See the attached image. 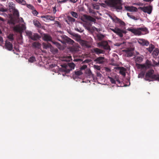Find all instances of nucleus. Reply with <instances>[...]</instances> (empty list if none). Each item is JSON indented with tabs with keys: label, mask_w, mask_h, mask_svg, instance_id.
<instances>
[{
	"label": "nucleus",
	"mask_w": 159,
	"mask_h": 159,
	"mask_svg": "<svg viewBox=\"0 0 159 159\" xmlns=\"http://www.w3.org/2000/svg\"><path fill=\"white\" fill-rule=\"evenodd\" d=\"M104 2L105 3L101 4V5L103 7H105L104 6L106 5L107 6L117 11L122 9V0H105Z\"/></svg>",
	"instance_id": "1"
},
{
	"label": "nucleus",
	"mask_w": 159,
	"mask_h": 159,
	"mask_svg": "<svg viewBox=\"0 0 159 159\" xmlns=\"http://www.w3.org/2000/svg\"><path fill=\"white\" fill-rule=\"evenodd\" d=\"M154 72L152 69L149 70L146 74L145 80L149 81L153 80L159 81V75L153 74Z\"/></svg>",
	"instance_id": "2"
},
{
	"label": "nucleus",
	"mask_w": 159,
	"mask_h": 159,
	"mask_svg": "<svg viewBox=\"0 0 159 159\" xmlns=\"http://www.w3.org/2000/svg\"><path fill=\"white\" fill-rule=\"evenodd\" d=\"M110 30L121 38L123 37V33H126V32L124 30L117 27L115 28L114 29L110 28Z\"/></svg>",
	"instance_id": "3"
},
{
	"label": "nucleus",
	"mask_w": 159,
	"mask_h": 159,
	"mask_svg": "<svg viewBox=\"0 0 159 159\" xmlns=\"http://www.w3.org/2000/svg\"><path fill=\"white\" fill-rule=\"evenodd\" d=\"M110 17L113 22L119 24L120 26L123 27L125 26V22L117 17H113L111 16H110Z\"/></svg>",
	"instance_id": "4"
},
{
	"label": "nucleus",
	"mask_w": 159,
	"mask_h": 159,
	"mask_svg": "<svg viewBox=\"0 0 159 159\" xmlns=\"http://www.w3.org/2000/svg\"><path fill=\"white\" fill-rule=\"evenodd\" d=\"M110 17L113 22L119 24L120 26L123 27L125 26V22L117 17H113L111 16H110Z\"/></svg>",
	"instance_id": "5"
},
{
	"label": "nucleus",
	"mask_w": 159,
	"mask_h": 159,
	"mask_svg": "<svg viewBox=\"0 0 159 159\" xmlns=\"http://www.w3.org/2000/svg\"><path fill=\"white\" fill-rule=\"evenodd\" d=\"M110 17L113 22L119 24L120 26L123 27L125 26V22L117 17H113L111 16H110Z\"/></svg>",
	"instance_id": "6"
},
{
	"label": "nucleus",
	"mask_w": 159,
	"mask_h": 159,
	"mask_svg": "<svg viewBox=\"0 0 159 159\" xmlns=\"http://www.w3.org/2000/svg\"><path fill=\"white\" fill-rule=\"evenodd\" d=\"M57 39L59 41L63 44H66V43L70 44V39L65 35H61L57 37Z\"/></svg>",
	"instance_id": "7"
},
{
	"label": "nucleus",
	"mask_w": 159,
	"mask_h": 159,
	"mask_svg": "<svg viewBox=\"0 0 159 159\" xmlns=\"http://www.w3.org/2000/svg\"><path fill=\"white\" fill-rule=\"evenodd\" d=\"M138 65V69H147L150 68L151 66V64L150 62L148 60H147L145 63L144 64H137Z\"/></svg>",
	"instance_id": "8"
},
{
	"label": "nucleus",
	"mask_w": 159,
	"mask_h": 159,
	"mask_svg": "<svg viewBox=\"0 0 159 159\" xmlns=\"http://www.w3.org/2000/svg\"><path fill=\"white\" fill-rule=\"evenodd\" d=\"M98 47H102L105 49L109 50H111L110 47L109 45L108 42L106 41H103L99 42L98 43Z\"/></svg>",
	"instance_id": "9"
},
{
	"label": "nucleus",
	"mask_w": 159,
	"mask_h": 159,
	"mask_svg": "<svg viewBox=\"0 0 159 159\" xmlns=\"http://www.w3.org/2000/svg\"><path fill=\"white\" fill-rule=\"evenodd\" d=\"M74 36L77 38L78 41L82 46L88 47V42L81 39L80 35L75 34Z\"/></svg>",
	"instance_id": "10"
},
{
	"label": "nucleus",
	"mask_w": 159,
	"mask_h": 159,
	"mask_svg": "<svg viewBox=\"0 0 159 159\" xmlns=\"http://www.w3.org/2000/svg\"><path fill=\"white\" fill-rule=\"evenodd\" d=\"M140 8L144 12L147 13L148 14H151L152 12V7L150 6L143 7H140Z\"/></svg>",
	"instance_id": "11"
},
{
	"label": "nucleus",
	"mask_w": 159,
	"mask_h": 159,
	"mask_svg": "<svg viewBox=\"0 0 159 159\" xmlns=\"http://www.w3.org/2000/svg\"><path fill=\"white\" fill-rule=\"evenodd\" d=\"M92 53L99 55L100 54L103 53L104 51L103 50L101 49L97 48H95L91 50Z\"/></svg>",
	"instance_id": "12"
},
{
	"label": "nucleus",
	"mask_w": 159,
	"mask_h": 159,
	"mask_svg": "<svg viewBox=\"0 0 159 159\" xmlns=\"http://www.w3.org/2000/svg\"><path fill=\"white\" fill-rule=\"evenodd\" d=\"M143 57L142 56H137L135 57V61L136 63V66L138 68V65H137V64H140L139 63H141L143 61Z\"/></svg>",
	"instance_id": "13"
},
{
	"label": "nucleus",
	"mask_w": 159,
	"mask_h": 159,
	"mask_svg": "<svg viewBox=\"0 0 159 159\" xmlns=\"http://www.w3.org/2000/svg\"><path fill=\"white\" fill-rule=\"evenodd\" d=\"M62 67H64L63 68V73L62 74V75L63 76H66L68 77H69L70 76L69 75V72H70V69H67L66 68V67L67 66L66 65H63L62 66Z\"/></svg>",
	"instance_id": "14"
},
{
	"label": "nucleus",
	"mask_w": 159,
	"mask_h": 159,
	"mask_svg": "<svg viewBox=\"0 0 159 159\" xmlns=\"http://www.w3.org/2000/svg\"><path fill=\"white\" fill-rule=\"evenodd\" d=\"M5 46L6 48L9 51H11L13 49L12 44L8 41H6Z\"/></svg>",
	"instance_id": "15"
},
{
	"label": "nucleus",
	"mask_w": 159,
	"mask_h": 159,
	"mask_svg": "<svg viewBox=\"0 0 159 159\" xmlns=\"http://www.w3.org/2000/svg\"><path fill=\"white\" fill-rule=\"evenodd\" d=\"M138 43L140 45L142 46H147L149 44V42L144 39H139L138 40Z\"/></svg>",
	"instance_id": "16"
},
{
	"label": "nucleus",
	"mask_w": 159,
	"mask_h": 159,
	"mask_svg": "<svg viewBox=\"0 0 159 159\" xmlns=\"http://www.w3.org/2000/svg\"><path fill=\"white\" fill-rule=\"evenodd\" d=\"M43 39L45 41H51L52 40V38L49 34H44L43 35Z\"/></svg>",
	"instance_id": "17"
},
{
	"label": "nucleus",
	"mask_w": 159,
	"mask_h": 159,
	"mask_svg": "<svg viewBox=\"0 0 159 159\" xmlns=\"http://www.w3.org/2000/svg\"><path fill=\"white\" fill-rule=\"evenodd\" d=\"M123 51L126 53L125 56L127 57H131L133 55V53L132 50L129 49L124 50Z\"/></svg>",
	"instance_id": "18"
},
{
	"label": "nucleus",
	"mask_w": 159,
	"mask_h": 159,
	"mask_svg": "<svg viewBox=\"0 0 159 159\" xmlns=\"http://www.w3.org/2000/svg\"><path fill=\"white\" fill-rule=\"evenodd\" d=\"M41 44L38 42H34L32 43V47L34 48L39 49L41 47Z\"/></svg>",
	"instance_id": "19"
},
{
	"label": "nucleus",
	"mask_w": 159,
	"mask_h": 159,
	"mask_svg": "<svg viewBox=\"0 0 159 159\" xmlns=\"http://www.w3.org/2000/svg\"><path fill=\"white\" fill-rule=\"evenodd\" d=\"M83 17L85 20L89 21L92 22H95L96 21L95 19L90 16L87 15H83Z\"/></svg>",
	"instance_id": "20"
},
{
	"label": "nucleus",
	"mask_w": 159,
	"mask_h": 159,
	"mask_svg": "<svg viewBox=\"0 0 159 159\" xmlns=\"http://www.w3.org/2000/svg\"><path fill=\"white\" fill-rule=\"evenodd\" d=\"M118 69L120 70V73L123 76H125L126 75L125 71H126V69L124 67H118Z\"/></svg>",
	"instance_id": "21"
},
{
	"label": "nucleus",
	"mask_w": 159,
	"mask_h": 159,
	"mask_svg": "<svg viewBox=\"0 0 159 159\" xmlns=\"http://www.w3.org/2000/svg\"><path fill=\"white\" fill-rule=\"evenodd\" d=\"M104 59L105 58L104 57H100L96 58L95 60V61H96L97 63L102 64L104 62Z\"/></svg>",
	"instance_id": "22"
},
{
	"label": "nucleus",
	"mask_w": 159,
	"mask_h": 159,
	"mask_svg": "<svg viewBox=\"0 0 159 159\" xmlns=\"http://www.w3.org/2000/svg\"><path fill=\"white\" fill-rule=\"evenodd\" d=\"M41 38V36L37 33H34L31 39L34 41H37Z\"/></svg>",
	"instance_id": "23"
},
{
	"label": "nucleus",
	"mask_w": 159,
	"mask_h": 159,
	"mask_svg": "<svg viewBox=\"0 0 159 159\" xmlns=\"http://www.w3.org/2000/svg\"><path fill=\"white\" fill-rule=\"evenodd\" d=\"M74 74H73L72 75L74 79H75L78 76H80L83 74V73L80 70L77 71H75L74 72Z\"/></svg>",
	"instance_id": "24"
},
{
	"label": "nucleus",
	"mask_w": 159,
	"mask_h": 159,
	"mask_svg": "<svg viewBox=\"0 0 159 159\" xmlns=\"http://www.w3.org/2000/svg\"><path fill=\"white\" fill-rule=\"evenodd\" d=\"M9 10L11 12L12 11H13L15 9V5L12 2H10L9 4Z\"/></svg>",
	"instance_id": "25"
},
{
	"label": "nucleus",
	"mask_w": 159,
	"mask_h": 159,
	"mask_svg": "<svg viewBox=\"0 0 159 159\" xmlns=\"http://www.w3.org/2000/svg\"><path fill=\"white\" fill-rule=\"evenodd\" d=\"M33 23L34 25L38 28H41V25L39 22L37 20H34L33 21Z\"/></svg>",
	"instance_id": "26"
},
{
	"label": "nucleus",
	"mask_w": 159,
	"mask_h": 159,
	"mask_svg": "<svg viewBox=\"0 0 159 159\" xmlns=\"http://www.w3.org/2000/svg\"><path fill=\"white\" fill-rule=\"evenodd\" d=\"M42 45L43 48L45 49H47L51 46V44L48 43H43L42 44Z\"/></svg>",
	"instance_id": "27"
},
{
	"label": "nucleus",
	"mask_w": 159,
	"mask_h": 159,
	"mask_svg": "<svg viewBox=\"0 0 159 159\" xmlns=\"http://www.w3.org/2000/svg\"><path fill=\"white\" fill-rule=\"evenodd\" d=\"M135 35H141L142 34V32H141V30H140L139 28L137 29H134V33Z\"/></svg>",
	"instance_id": "28"
},
{
	"label": "nucleus",
	"mask_w": 159,
	"mask_h": 159,
	"mask_svg": "<svg viewBox=\"0 0 159 159\" xmlns=\"http://www.w3.org/2000/svg\"><path fill=\"white\" fill-rule=\"evenodd\" d=\"M11 12L13 13L14 16H16V17H19V15L18 11L17 10L15 9L13 10V11H12Z\"/></svg>",
	"instance_id": "29"
},
{
	"label": "nucleus",
	"mask_w": 159,
	"mask_h": 159,
	"mask_svg": "<svg viewBox=\"0 0 159 159\" xmlns=\"http://www.w3.org/2000/svg\"><path fill=\"white\" fill-rule=\"evenodd\" d=\"M154 48L155 47L154 45L151 44L149 45V47L148 48H147V49L150 53H151Z\"/></svg>",
	"instance_id": "30"
},
{
	"label": "nucleus",
	"mask_w": 159,
	"mask_h": 159,
	"mask_svg": "<svg viewBox=\"0 0 159 159\" xmlns=\"http://www.w3.org/2000/svg\"><path fill=\"white\" fill-rule=\"evenodd\" d=\"M126 9L129 11H136L137 10V8L136 7H125Z\"/></svg>",
	"instance_id": "31"
},
{
	"label": "nucleus",
	"mask_w": 159,
	"mask_h": 159,
	"mask_svg": "<svg viewBox=\"0 0 159 159\" xmlns=\"http://www.w3.org/2000/svg\"><path fill=\"white\" fill-rule=\"evenodd\" d=\"M41 17L42 18H43V20L45 21L49 20V15L42 16H41Z\"/></svg>",
	"instance_id": "32"
},
{
	"label": "nucleus",
	"mask_w": 159,
	"mask_h": 159,
	"mask_svg": "<svg viewBox=\"0 0 159 159\" xmlns=\"http://www.w3.org/2000/svg\"><path fill=\"white\" fill-rule=\"evenodd\" d=\"M14 30L17 32H19L21 31V27L19 26H16L14 27Z\"/></svg>",
	"instance_id": "33"
},
{
	"label": "nucleus",
	"mask_w": 159,
	"mask_h": 159,
	"mask_svg": "<svg viewBox=\"0 0 159 159\" xmlns=\"http://www.w3.org/2000/svg\"><path fill=\"white\" fill-rule=\"evenodd\" d=\"M86 73L88 74V75L89 76L90 78H94V75L90 70H89L87 71Z\"/></svg>",
	"instance_id": "34"
},
{
	"label": "nucleus",
	"mask_w": 159,
	"mask_h": 159,
	"mask_svg": "<svg viewBox=\"0 0 159 159\" xmlns=\"http://www.w3.org/2000/svg\"><path fill=\"white\" fill-rule=\"evenodd\" d=\"M97 37L99 41H101L103 39L104 36L102 34H98L97 35Z\"/></svg>",
	"instance_id": "35"
},
{
	"label": "nucleus",
	"mask_w": 159,
	"mask_h": 159,
	"mask_svg": "<svg viewBox=\"0 0 159 159\" xmlns=\"http://www.w3.org/2000/svg\"><path fill=\"white\" fill-rule=\"evenodd\" d=\"M54 44L56 45L57 47L60 50H62L64 49L63 47L61 46L59 43L56 42L54 43Z\"/></svg>",
	"instance_id": "36"
},
{
	"label": "nucleus",
	"mask_w": 159,
	"mask_h": 159,
	"mask_svg": "<svg viewBox=\"0 0 159 159\" xmlns=\"http://www.w3.org/2000/svg\"><path fill=\"white\" fill-rule=\"evenodd\" d=\"M14 34H10L8 36L7 38L9 39V40L12 41L14 40Z\"/></svg>",
	"instance_id": "37"
},
{
	"label": "nucleus",
	"mask_w": 159,
	"mask_h": 159,
	"mask_svg": "<svg viewBox=\"0 0 159 159\" xmlns=\"http://www.w3.org/2000/svg\"><path fill=\"white\" fill-rule=\"evenodd\" d=\"M26 33L29 38L31 39L33 35L32 32L31 31H27L26 32Z\"/></svg>",
	"instance_id": "38"
},
{
	"label": "nucleus",
	"mask_w": 159,
	"mask_h": 159,
	"mask_svg": "<svg viewBox=\"0 0 159 159\" xmlns=\"http://www.w3.org/2000/svg\"><path fill=\"white\" fill-rule=\"evenodd\" d=\"M16 1L17 2L21 4L22 5H25L26 3V2L24 0H16Z\"/></svg>",
	"instance_id": "39"
},
{
	"label": "nucleus",
	"mask_w": 159,
	"mask_h": 159,
	"mask_svg": "<svg viewBox=\"0 0 159 159\" xmlns=\"http://www.w3.org/2000/svg\"><path fill=\"white\" fill-rule=\"evenodd\" d=\"M35 61V58L33 56L30 57L29 59V61L31 63L34 62Z\"/></svg>",
	"instance_id": "40"
},
{
	"label": "nucleus",
	"mask_w": 159,
	"mask_h": 159,
	"mask_svg": "<svg viewBox=\"0 0 159 159\" xmlns=\"http://www.w3.org/2000/svg\"><path fill=\"white\" fill-rule=\"evenodd\" d=\"M144 75H145L144 72L141 71V72L140 73H139V74L138 77L139 78H142L144 77Z\"/></svg>",
	"instance_id": "41"
},
{
	"label": "nucleus",
	"mask_w": 159,
	"mask_h": 159,
	"mask_svg": "<svg viewBox=\"0 0 159 159\" xmlns=\"http://www.w3.org/2000/svg\"><path fill=\"white\" fill-rule=\"evenodd\" d=\"M140 30H141V32H144L145 33H147L148 31V29L145 27H143L139 28Z\"/></svg>",
	"instance_id": "42"
},
{
	"label": "nucleus",
	"mask_w": 159,
	"mask_h": 159,
	"mask_svg": "<svg viewBox=\"0 0 159 159\" xmlns=\"http://www.w3.org/2000/svg\"><path fill=\"white\" fill-rule=\"evenodd\" d=\"M108 78L110 80L111 83L114 84H116V81L114 79H113L112 78L109 77V76H108Z\"/></svg>",
	"instance_id": "43"
},
{
	"label": "nucleus",
	"mask_w": 159,
	"mask_h": 159,
	"mask_svg": "<svg viewBox=\"0 0 159 159\" xmlns=\"http://www.w3.org/2000/svg\"><path fill=\"white\" fill-rule=\"evenodd\" d=\"M71 15L72 16L76 18H77L78 17V14L77 13L74 12V11H72L70 13Z\"/></svg>",
	"instance_id": "44"
},
{
	"label": "nucleus",
	"mask_w": 159,
	"mask_h": 159,
	"mask_svg": "<svg viewBox=\"0 0 159 159\" xmlns=\"http://www.w3.org/2000/svg\"><path fill=\"white\" fill-rule=\"evenodd\" d=\"M127 15L129 17L133 20H138V19H137L134 16L132 15H130L129 13H127Z\"/></svg>",
	"instance_id": "45"
},
{
	"label": "nucleus",
	"mask_w": 159,
	"mask_h": 159,
	"mask_svg": "<svg viewBox=\"0 0 159 159\" xmlns=\"http://www.w3.org/2000/svg\"><path fill=\"white\" fill-rule=\"evenodd\" d=\"M75 65V64L73 62L70 63V70L74 69Z\"/></svg>",
	"instance_id": "46"
},
{
	"label": "nucleus",
	"mask_w": 159,
	"mask_h": 159,
	"mask_svg": "<svg viewBox=\"0 0 159 159\" xmlns=\"http://www.w3.org/2000/svg\"><path fill=\"white\" fill-rule=\"evenodd\" d=\"M26 6L27 7H28L29 8L31 9L32 10H34V7L32 5L30 4H27L26 5Z\"/></svg>",
	"instance_id": "47"
},
{
	"label": "nucleus",
	"mask_w": 159,
	"mask_h": 159,
	"mask_svg": "<svg viewBox=\"0 0 159 159\" xmlns=\"http://www.w3.org/2000/svg\"><path fill=\"white\" fill-rule=\"evenodd\" d=\"M93 67L95 69L97 70H101V67L100 66L94 65L93 66Z\"/></svg>",
	"instance_id": "48"
},
{
	"label": "nucleus",
	"mask_w": 159,
	"mask_h": 159,
	"mask_svg": "<svg viewBox=\"0 0 159 159\" xmlns=\"http://www.w3.org/2000/svg\"><path fill=\"white\" fill-rule=\"evenodd\" d=\"M54 24L56 25L58 27H61V24L58 21H55Z\"/></svg>",
	"instance_id": "49"
},
{
	"label": "nucleus",
	"mask_w": 159,
	"mask_h": 159,
	"mask_svg": "<svg viewBox=\"0 0 159 159\" xmlns=\"http://www.w3.org/2000/svg\"><path fill=\"white\" fill-rule=\"evenodd\" d=\"M159 51L158 49H156L153 51V53L155 54L156 56H157L158 55Z\"/></svg>",
	"instance_id": "50"
},
{
	"label": "nucleus",
	"mask_w": 159,
	"mask_h": 159,
	"mask_svg": "<svg viewBox=\"0 0 159 159\" xmlns=\"http://www.w3.org/2000/svg\"><path fill=\"white\" fill-rule=\"evenodd\" d=\"M87 68L86 65H84L81 66L80 68V70L82 71L83 70H85Z\"/></svg>",
	"instance_id": "51"
},
{
	"label": "nucleus",
	"mask_w": 159,
	"mask_h": 159,
	"mask_svg": "<svg viewBox=\"0 0 159 159\" xmlns=\"http://www.w3.org/2000/svg\"><path fill=\"white\" fill-rule=\"evenodd\" d=\"M67 19H65V21L67 22V23L69 24H70V16H67Z\"/></svg>",
	"instance_id": "52"
},
{
	"label": "nucleus",
	"mask_w": 159,
	"mask_h": 159,
	"mask_svg": "<svg viewBox=\"0 0 159 159\" xmlns=\"http://www.w3.org/2000/svg\"><path fill=\"white\" fill-rule=\"evenodd\" d=\"M49 20H54L55 17L54 16H49Z\"/></svg>",
	"instance_id": "53"
},
{
	"label": "nucleus",
	"mask_w": 159,
	"mask_h": 159,
	"mask_svg": "<svg viewBox=\"0 0 159 159\" xmlns=\"http://www.w3.org/2000/svg\"><path fill=\"white\" fill-rule=\"evenodd\" d=\"M32 10V13L34 15H37L38 14V12L36 11V10H35L34 9V10Z\"/></svg>",
	"instance_id": "54"
},
{
	"label": "nucleus",
	"mask_w": 159,
	"mask_h": 159,
	"mask_svg": "<svg viewBox=\"0 0 159 159\" xmlns=\"http://www.w3.org/2000/svg\"><path fill=\"white\" fill-rule=\"evenodd\" d=\"M67 0H57L58 3H63L66 2Z\"/></svg>",
	"instance_id": "55"
},
{
	"label": "nucleus",
	"mask_w": 159,
	"mask_h": 159,
	"mask_svg": "<svg viewBox=\"0 0 159 159\" xmlns=\"http://www.w3.org/2000/svg\"><path fill=\"white\" fill-rule=\"evenodd\" d=\"M134 29H131L130 28H128L127 30L130 31L131 32H132L133 33H134Z\"/></svg>",
	"instance_id": "56"
},
{
	"label": "nucleus",
	"mask_w": 159,
	"mask_h": 159,
	"mask_svg": "<svg viewBox=\"0 0 159 159\" xmlns=\"http://www.w3.org/2000/svg\"><path fill=\"white\" fill-rule=\"evenodd\" d=\"M89 13H91L93 14H95V12L93 10H92L91 9H89Z\"/></svg>",
	"instance_id": "57"
},
{
	"label": "nucleus",
	"mask_w": 159,
	"mask_h": 159,
	"mask_svg": "<svg viewBox=\"0 0 159 159\" xmlns=\"http://www.w3.org/2000/svg\"><path fill=\"white\" fill-rule=\"evenodd\" d=\"M57 11L56 10V7H53V13L54 14H55L56 13Z\"/></svg>",
	"instance_id": "58"
},
{
	"label": "nucleus",
	"mask_w": 159,
	"mask_h": 159,
	"mask_svg": "<svg viewBox=\"0 0 159 159\" xmlns=\"http://www.w3.org/2000/svg\"><path fill=\"white\" fill-rule=\"evenodd\" d=\"M75 20V19L72 17H70V22H74Z\"/></svg>",
	"instance_id": "59"
},
{
	"label": "nucleus",
	"mask_w": 159,
	"mask_h": 159,
	"mask_svg": "<svg viewBox=\"0 0 159 159\" xmlns=\"http://www.w3.org/2000/svg\"><path fill=\"white\" fill-rule=\"evenodd\" d=\"M74 43V41L73 40L70 39V44H73Z\"/></svg>",
	"instance_id": "60"
},
{
	"label": "nucleus",
	"mask_w": 159,
	"mask_h": 159,
	"mask_svg": "<svg viewBox=\"0 0 159 159\" xmlns=\"http://www.w3.org/2000/svg\"><path fill=\"white\" fill-rule=\"evenodd\" d=\"M77 0H70V2L75 3L76 2Z\"/></svg>",
	"instance_id": "61"
},
{
	"label": "nucleus",
	"mask_w": 159,
	"mask_h": 159,
	"mask_svg": "<svg viewBox=\"0 0 159 159\" xmlns=\"http://www.w3.org/2000/svg\"><path fill=\"white\" fill-rule=\"evenodd\" d=\"M54 52L55 53H57L58 52V50L57 48H55L54 49Z\"/></svg>",
	"instance_id": "62"
},
{
	"label": "nucleus",
	"mask_w": 159,
	"mask_h": 159,
	"mask_svg": "<svg viewBox=\"0 0 159 159\" xmlns=\"http://www.w3.org/2000/svg\"><path fill=\"white\" fill-rule=\"evenodd\" d=\"M3 41V38L2 37L0 36V42H2Z\"/></svg>",
	"instance_id": "63"
},
{
	"label": "nucleus",
	"mask_w": 159,
	"mask_h": 159,
	"mask_svg": "<svg viewBox=\"0 0 159 159\" xmlns=\"http://www.w3.org/2000/svg\"><path fill=\"white\" fill-rule=\"evenodd\" d=\"M97 74L98 76H100L101 75V74L99 72H97Z\"/></svg>",
	"instance_id": "64"
}]
</instances>
